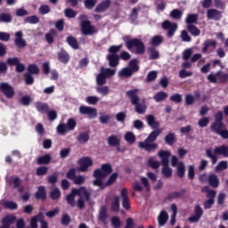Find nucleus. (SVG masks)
Masks as SVG:
<instances>
[{
  "label": "nucleus",
  "mask_w": 228,
  "mask_h": 228,
  "mask_svg": "<svg viewBox=\"0 0 228 228\" xmlns=\"http://www.w3.org/2000/svg\"><path fill=\"white\" fill-rule=\"evenodd\" d=\"M138 89H133L126 92V95H127L131 101L133 106H134L135 113L139 115H143L145 111H147V104H145V101L140 103V96H138Z\"/></svg>",
  "instance_id": "1"
},
{
  "label": "nucleus",
  "mask_w": 228,
  "mask_h": 228,
  "mask_svg": "<svg viewBox=\"0 0 228 228\" xmlns=\"http://www.w3.org/2000/svg\"><path fill=\"white\" fill-rule=\"evenodd\" d=\"M161 133H163V130L159 128H157L156 130L152 131L148 135L144 142H139L138 147L140 149H144V151H147V152L156 151V149H158V144L153 143V142L158 139V135L161 134Z\"/></svg>",
  "instance_id": "2"
},
{
  "label": "nucleus",
  "mask_w": 228,
  "mask_h": 228,
  "mask_svg": "<svg viewBox=\"0 0 228 228\" xmlns=\"http://www.w3.org/2000/svg\"><path fill=\"white\" fill-rule=\"evenodd\" d=\"M206 156L211 159L213 165H216V162L218 161V156L228 158V146H217L214 149V151L213 148H208L206 150Z\"/></svg>",
  "instance_id": "3"
},
{
  "label": "nucleus",
  "mask_w": 228,
  "mask_h": 228,
  "mask_svg": "<svg viewBox=\"0 0 228 228\" xmlns=\"http://www.w3.org/2000/svg\"><path fill=\"white\" fill-rule=\"evenodd\" d=\"M126 45L129 51L135 47V54H143L145 53V45L140 39H129L126 40Z\"/></svg>",
  "instance_id": "4"
},
{
  "label": "nucleus",
  "mask_w": 228,
  "mask_h": 228,
  "mask_svg": "<svg viewBox=\"0 0 228 228\" xmlns=\"http://www.w3.org/2000/svg\"><path fill=\"white\" fill-rule=\"evenodd\" d=\"M172 167H177V175L180 178L184 177V173L186 172V166L183 162H179V159L175 156H172L171 159Z\"/></svg>",
  "instance_id": "5"
},
{
  "label": "nucleus",
  "mask_w": 228,
  "mask_h": 228,
  "mask_svg": "<svg viewBox=\"0 0 228 228\" xmlns=\"http://www.w3.org/2000/svg\"><path fill=\"white\" fill-rule=\"evenodd\" d=\"M77 165L79 172H88V168L94 165V160L90 157H83L77 160Z\"/></svg>",
  "instance_id": "6"
},
{
  "label": "nucleus",
  "mask_w": 228,
  "mask_h": 228,
  "mask_svg": "<svg viewBox=\"0 0 228 228\" xmlns=\"http://www.w3.org/2000/svg\"><path fill=\"white\" fill-rule=\"evenodd\" d=\"M0 90L7 99H13L15 96V90L12 85L3 82L0 84Z\"/></svg>",
  "instance_id": "7"
},
{
  "label": "nucleus",
  "mask_w": 228,
  "mask_h": 228,
  "mask_svg": "<svg viewBox=\"0 0 228 228\" xmlns=\"http://www.w3.org/2000/svg\"><path fill=\"white\" fill-rule=\"evenodd\" d=\"M111 172H113V169L111 168V165L103 164L102 165V169L94 170V177H106L107 175H110Z\"/></svg>",
  "instance_id": "8"
},
{
  "label": "nucleus",
  "mask_w": 228,
  "mask_h": 228,
  "mask_svg": "<svg viewBox=\"0 0 228 228\" xmlns=\"http://www.w3.org/2000/svg\"><path fill=\"white\" fill-rule=\"evenodd\" d=\"M162 29H166L167 31V37H174L175 31H177V23H172L170 20H165L161 24Z\"/></svg>",
  "instance_id": "9"
},
{
  "label": "nucleus",
  "mask_w": 228,
  "mask_h": 228,
  "mask_svg": "<svg viewBox=\"0 0 228 228\" xmlns=\"http://www.w3.org/2000/svg\"><path fill=\"white\" fill-rule=\"evenodd\" d=\"M79 113H81V115H88L89 118H95L97 117V109L88 106H80Z\"/></svg>",
  "instance_id": "10"
},
{
  "label": "nucleus",
  "mask_w": 228,
  "mask_h": 228,
  "mask_svg": "<svg viewBox=\"0 0 228 228\" xmlns=\"http://www.w3.org/2000/svg\"><path fill=\"white\" fill-rule=\"evenodd\" d=\"M14 37V45H16L18 49H23V47H26V45H28L26 40L23 38L24 34L22 33V31L15 32Z\"/></svg>",
  "instance_id": "11"
},
{
  "label": "nucleus",
  "mask_w": 228,
  "mask_h": 228,
  "mask_svg": "<svg viewBox=\"0 0 228 228\" xmlns=\"http://www.w3.org/2000/svg\"><path fill=\"white\" fill-rule=\"evenodd\" d=\"M80 26L83 35H94L95 33V27L92 26L90 20L81 22Z\"/></svg>",
  "instance_id": "12"
},
{
  "label": "nucleus",
  "mask_w": 228,
  "mask_h": 228,
  "mask_svg": "<svg viewBox=\"0 0 228 228\" xmlns=\"http://www.w3.org/2000/svg\"><path fill=\"white\" fill-rule=\"evenodd\" d=\"M207 19L210 20H220L222 12L216 9H208L207 11Z\"/></svg>",
  "instance_id": "13"
},
{
  "label": "nucleus",
  "mask_w": 228,
  "mask_h": 228,
  "mask_svg": "<svg viewBox=\"0 0 228 228\" xmlns=\"http://www.w3.org/2000/svg\"><path fill=\"white\" fill-rule=\"evenodd\" d=\"M122 199V206L125 209H131V205H129V196L127 195V189L123 188L120 192Z\"/></svg>",
  "instance_id": "14"
},
{
  "label": "nucleus",
  "mask_w": 228,
  "mask_h": 228,
  "mask_svg": "<svg viewBox=\"0 0 228 228\" xmlns=\"http://www.w3.org/2000/svg\"><path fill=\"white\" fill-rule=\"evenodd\" d=\"M110 6H111V0H104L95 7L94 12H96V13H102L106 12Z\"/></svg>",
  "instance_id": "15"
},
{
  "label": "nucleus",
  "mask_w": 228,
  "mask_h": 228,
  "mask_svg": "<svg viewBox=\"0 0 228 228\" xmlns=\"http://www.w3.org/2000/svg\"><path fill=\"white\" fill-rule=\"evenodd\" d=\"M15 220H17V217H15V216L13 215L6 216L5 217L3 218L2 220L3 224L0 226V228H10L12 224H13Z\"/></svg>",
  "instance_id": "16"
},
{
  "label": "nucleus",
  "mask_w": 228,
  "mask_h": 228,
  "mask_svg": "<svg viewBox=\"0 0 228 228\" xmlns=\"http://www.w3.org/2000/svg\"><path fill=\"white\" fill-rule=\"evenodd\" d=\"M110 67H118L120 57L117 53H109L107 55Z\"/></svg>",
  "instance_id": "17"
},
{
  "label": "nucleus",
  "mask_w": 228,
  "mask_h": 228,
  "mask_svg": "<svg viewBox=\"0 0 228 228\" xmlns=\"http://www.w3.org/2000/svg\"><path fill=\"white\" fill-rule=\"evenodd\" d=\"M73 193H76L82 199L85 197L87 202H90V193L86 191V187H80L79 190L73 189Z\"/></svg>",
  "instance_id": "18"
},
{
  "label": "nucleus",
  "mask_w": 228,
  "mask_h": 228,
  "mask_svg": "<svg viewBox=\"0 0 228 228\" xmlns=\"http://www.w3.org/2000/svg\"><path fill=\"white\" fill-rule=\"evenodd\" d=\"M146 122L151 129H158L159 127V121H156V117L152 114L146 116Z\"/></svg>",
  "instance_id": "19"
},
{
  "label": "nucleus",
  "mask_w": 228,
  "mask_h": 228,
  "mask_svg": "<svg viewBox=\"0 0 228 228\" xmlns=\"http://www.w3.org/2000/svg\"><path fill=\"white\" fill-rule=\"evenodd\" d=\"M158 156L160 158L161 164L163 166L168 165V159L171 156L170 151H159Z\"/></svg>",
  "instance_id": "20"
},
{
  "label": "nucleus",
  "mask_w": 228,
  "mask_h": 228,
  "mask_svg": "<svg viewBox=\"0 0 228 228\" xmlns=\"http://www.w3.org/2000/svg\"><path fill=\"white\" fill-rule=\"evenodd\" d=\"M225 128V125L224 122H216L215 121L211 126L210 129L213 131V133H216V134H218Z\"/></svg>",
  "instance_id": "21"
},
{
  "label": "nucleus",
  "mask_w": 228,
  "mask_h": 228,
  "mask_svg": "<svg viewBox=\"0 0 228 228\" xmlns=\"http://www.w3.org/2000/svg\"><path fill=\"white\" fill-rule=\"evenodd\" d=\"M158 222H159V225L160 227H163V225H165V224L168 222V213H167V211L165 210H162L158 216Z\"/></svg>",
  "instance_id": "22"
},
{
  "label": "nucleus",
  "mask_w": 228,
  "mask_h": 228,
  "mask_svg": "<svg viewBox=\"0 0 228 228\" xmlns=\"http://www.w3.org/2000/svg\"><path fill=\"white\" fill-rule=\"evenodd\" d=\"M119 210H120V197L114 196L111 201V211H114L115 213H118Z\"/></svg>",
  "instance_id": "23"
},
{
  "label": "nucleus",
  "mask_w": 228,
  "mask_h": 228,
  "mask_svg": "<svg viewBox=\"0 0 228 228\" xmlns=\"http://www.w3.org/2000/svg\"><path fill=\"white\" fill-rule=\"evenodd\" d=\"M107 142L110 147H118L120 145V139L117 135H110L108 137Z\"/></svg>",
  "instance_id": "24"
},
{
  "label": "nucleus",
  "mask_w": 228,
  "mask_h": 228,
  "mask_svg": "<svg viewBox=\"0 0 228 228\" xmlns=\"http://www.w3.org/2000/svg\"><path fill=\"white\" fill-rule=\"evenodd\" d=\"M213 47V49H216V41L215 39H208L205 41L204 47L202 49V53H208V50Z\"/></svg>",
  "instance_id": "25"
},
{
  "label": "nucleus",
  "mask_w": 228,
  "mask_h": 228,
  "mask_svg": "<svg viewBox=\"0 0 228 228\" xmlns=\"http://www.w3.org/2000/svg\"><path fill=\"white\" fill-rule=\"evenodd\" d=\"M35 107L37 108V111H39V113H47V111H49V105H47V103L37 102L35 103Z\"/></svg>",
  "instance_id": "26"
},
{
  "label": "nucleus",
  "mask_w": 228,
  "mask_h": 228,
  "mask_svg": "<svg viewBox=\"0 0 228 228\" xmlns=\"http://www.w3.org/2000/svg\"><path fill=\"white\" fill-rule=\"evenodd\" d=\"M208 183L212 186V188H218L220 185L218 176H216V175H210L208 176Z\"/></svg>",
  "instance_id": "27"
},
{
  "label": "nucleus",
  "mask_w": 228,
  "mask_h": 228,
  "mask_svg": "<svg viewBox=\"0 0 228 228\" xmlns=\"http://www.w3.org/2000/svg\"><path fill=\"white\" fill-rule=\"evenodd\" d=\"M133 73L132 70L128 68H123L121 70L118 71V76L119 77H126V78H129L133 76Z\"/></svg>",
  "instance_id": "28"
},
{
  "label": "nucleus",
  "mask_w": 228,
  "mask_h": 228,
  "mask_svg": "<svg viewBox=\"0 0 228 228\" xmlns=\"http://www.w3.org/2000/svg\"><path fill=\"white\" fill-rule=\"evenodd\" d=\"M37 165H49L51 163V155L45 154L41 156L37 160Z\"/></svg>",
  "instance_id": "29"
},
{
  "label": "nucleus",
  "mask_w": 228,
  "mask_h": 228,
  "mask_svg": "<svg viewBox=\"0 0 228 228\" xmlns=\"http://www.w3.org/2000/svg\"><path fill=\"white\" fill-rule=\"evenodd\" d=\"M134 74V72H138L140 70V67L138 66V60L133 59L129 61L127 67Z\"/></svg>",
  "instance_id": "30"
},
{
  "label": "nucleus",
  "mask_w": 228,
  "mask_h": 228,
  "mask_svg": "<svg viewBox=\"0 0 228 228\" xmlns=\"http://www.w3.org/2000/svg\"><path fill=\"white\" fill-rule=\"evenodd\" d=\"M47 197V193L45 192V187L40 186L36 192V199H41L42 200H45Z\"/></svg>",
  "instance_id": "31"
},
{
  "label": "nucleus",
  "mask_w": 228,
  "mask_h": 228,
  "mask_svg": "<svg viewBox=\"0 0 228 228\" xmlns=\"http://www.w3.org/2000/svg\"><path fill=\"white\" fill-rule=\"evenodd\" d=\"M99 122L100 124H108L110 120H111V116L106 112H100L99 113Z\"/></svg>",
  "instance_id": "32"
},
{
  "label": "nucleus",
  "mask_w": 228,
  "mask_h": 228,
  "mask_svg": "<svg viewBox=\"0 0 228 228\" xmlns=\"http://www.w3.org/2000/svg\"><path fill=\"white\" fill-rule=\"evenodd\" d=\"M167 97H168V94H167L166 92L160 91L154 95L153 99L156 101V102H161L165 101V99H167Z\"/></svg>",
  "instance_id": "33"
},
{
  "label": "nucleus",
  "mask_w": 228,
  "mask_h": 228,
  "mask_svg": "<svg viewBox=\"0 0 228 228\" xmlns=\"http://www.w3.org/2000/svg\"><path fill=\"white\" fill-rule=\"evenodd\" d=\"M215 197L216 196L207 197L208 200L203 202L204 209H211L213 204H215Z\"/></svg>",
  "instance_id": "34"
},
{
  "label": "nucleus",
  "mask_w": 228,
  "mask_h": 228,
  "mask_svg": "<svg viewBox=\"0 0 228 228\" xmlns=\"http://www.w3.org/2000/svg\"><path fill=\"white\" fill-rule=\"evenodd\" d=\"M59 61H61V63H69V60H70V57L69 56V53L65 51H61L58 53Z\"/></svg>",
  "instance_id": "35"
},
{
  "label": "nucleus",
  "mask_w": 228,
  "mask_h": 228,
  "mask_svg": "<svg viewBox=\"0 0 228 228\" xmlns=\"http://www.w3.org/2000/svg\"><path fill=\"white\" fill-rule=\"evenodd\" d=\"M106 77H111L112 76H114L115 74H117V69H104V68H101V71Z\"/></svg>",
  "instance_id": "36"
},
{
  "label": "nucleus",
  "mask_w": 228,
  "mask_h": 228,
  "mask_svg": "<svg viewBox=\"0 0 228 228\" xmlns=\"http://www.w3.org/2000/svg\"><path fill=\"white\" fill-rule=\"evenodd\" d=\"M77 140L78 143H86V142L90 140V135L88 134V133L84 132L78 134Z\"/></svg>",
  "instance_id": "37"
},
{
  "label": "nucleus",
  "mask_w": 228,
  "mask_h": 228,
  "mask_svg": "<svg viewBox=\"0 0 228 228\" xmlns=\"http://www.w3.org/2000/svg\"><path fill=\"white\" fill-rule=\"evenodd\" d=\"M61 196V193L60 192V189L53 187L52 188V191L50 192V197L52 200H58L60 197Z\"/></svg>",
  "instance_id": "38"
},
{
  "label": "nucleus",
  "mask_w": 228,
  "mask_h": 228,
  "mask_svg": "<svg viewBox=\"0 0 228 228\" xmlns=\"http://www.w3.org/2000/svg\"><path fill=\"white\" fill-rule=\"evenodd\" d=\"M165 142L167 145H174L175 143V134L168 133L165 137Z\"/></svg>",
  "instance_id": "39"
},
{
  "label": "nucleus",
  "mask_w": 228,
  "mask_h": 228,
  "mask_svg": "<svg viewBox=\"0 0 228 228\" xmlns=\"http://www.w3.org/2000/svg\"><path fill=\"white\" fill-rule=\"evenodd\" d=\"M125 140L127 142V143H130V145H133L136 142V136H134V134L133 132H128L125 134Z\"/></svg>",
  "instance_id": "40"
},
{
  "label": "nucleus",
  "mask_w": 228,
  "mask_h": 228,
  "mask_svg": "<svg viewBox=\"0 0 228 228\" xmlns=\"http://www.w3.org/2000/svg\"><path fill=\"white\" fill-rule=\"evenodd\" d=\"M54 37H56V30L51 29L49 33L45 34V40L48 44L54 42Z\"/></svg>",
  "instance_id": "41"
},
{
  "label": "nucleus",
  "mask_w": 228,
  "mask_h": 228,
  "mask_svg": "<svg viewBox=\"0 0 228 228\" xmlns=\"http://www.w3.org/2000/svg\"><path fill=\"white\" fill-rule=\"evenodd\" d=\"M3 206L4 208H5V209H12V210H15L17 209V208H19V206L15 201H4Z\"/></svg>",
  "instance_id": "42"
},
{
  "label": "nucleus",
  "mask_w": 228,
  "mask_h": 228,
  "mask_svg": "<svg viewBox=\"0 0 228 228\" xmlns=\"http://www.w3.org/2000/svg\"><path fill=\"white\" fill-rule=\"evenodd\" d=\"M187 29L193 37H199V35H200V29L194 25H189Z\"/></svg>",
  "instance_id": "43"
},
{
  "label": "nucleus",
  "mask_w": 228,
  "mask_h": 228,
  "mask_svg": "<svg viewBox=\"0 0 228 228\" xmlns=\"http://www.w3.org/2000/svg\"><path fill=\"white\" fill-rule=\"evenodd\" d=\"M228 163L225 160L220 161L215 167L216 172H222V170H227Z\"/></svg>",
  "instance_id": "44"
},
{
  "label": "nucleus",
  "mask_w": 228,
  "mask_h": 228,
  "mask_svg": "<svg viewBox=\"0 0 228 228\" xmlns=\"http://www.w3.org/2000/svg\"><path fill=\"white\" fill-rule=\"evenodd\" d=\"M158 78V71L153 70L148 73L146 77L147 83H152V81H156Z\"/></svg>",
  "instance_id": "45"
},
{
  "label": "nucleus",
  "mask_w": 228,
  "mask_h": 228,
  "mask_svg": "<svg viewBox=\"0 0 228 228\" xmlns=\"http://www.w3.org/2000/svg\"><path fill=\"white\" fill-rule=\"evenodd\" d=\"M199 20V15L189 14L185 20L186 24H195Z\"/></svg>",
  "instance_id": "46"
},
{
  "label": "nucleus",
  "mask_w": 228,
  "mask_h": 228,
  "mask_svg": "<svg viewBox=\"0 0 228 228\" xmlns=\"http://www.w3.org/2000/svg\"><path fill=\"white\" fill-rule=\"evenodd\" d=\"M170 17L176 20H179L183 17V11L175 9L170 12Z\"/></svg>",
  "instance_id": "47"
},
{
  "label": "nucleus",
  "mask_w": 228,
  "mask_h": 228,
  "mask_svg": "<svg viewBox=\"0 0 228 228\" xmlns=\"http://www.w3.org/2000/svg\"><path fill=\"white\" fill-rule=\"evenodd\" d=\"M64 15L68 19H74L77 15V12H76L73 9L71 8H67L64 10Z\"/></svg>",
  "instance_id": "48"
},
{
  "label": "nucleus",
  "mask_w": 228,
  "mask_h": 228,
  "mask_svg": "<svg viewBox=\"0 0 228 228\" xmlns=\"http://www.w3.org/2000/svg\"><path fill=\"white\" fill-rule=\"evenodd\" d=\"M108 218V208L106 207H102L99 214V220L104 222Z\"/></svg>",
  "instance_id": "49"
},
{
  "label": "nucleus",
  "mask_w": 228,
  "mask_h": 228,
  "mask_svg": "<svg viewBox=\"0 0 228 228\" xmlns=\"http://www.w3.org/2000/svg\"><path fill=\"white\" fill-rule=\"evenodd\" d=\"M96 83L99 86H102V85H106V77L100 71V74L96 77Z\"/></svg>",
  "instance_id": "50"
},
{
  "label": "nucleus",
  "mask_w": 228,
  "mask_h": 228,
  "mask_svg": "<svg viewBox=\"0 0 228 228\" xmlns=\"http://www.w3.org/2000/svg\"><path fill=\"white\" fill-rule=\"evenodd\" d=\"M67 42L70 47L73 49H79V45H77V40L74 38V37H68Z\"/></svg>",
  "instance_id": "51"
},
{
  "label": "nucleus",
  "mask_w": 228,
  "mask_h": 228,
  "mask_svg": "<svg viewBox=\"0 0 228 228\" xmlns=\"http://www.w3.org/2000/svg\"><path fill=\"white\" fill-rule=\"evenodd\" d=\"M76 195H77V193H74V189L71 190V193H69L68 196H67V200H68V203L70 204V206L72 208H74V206H76V201L74 200Z\"/></svg>",
  "instance_id": "52"
},
{
  "label": "nucleus",
  "mask_w": 228,
  "mask_h": 228,
  "mask_svg": "<svg viewBox=\"0 0 228 228\" xmlns=\"http://www.w3.org/2000/svg\"><path fill=\"white\" fill-rule=\"evenodd\" d=\"M184 193V191H173L168 194L167 199L168 200H173V199H181L183 197V194Z\"/></svg>",
  "instance_id": "53"
},
{
  "label": "nucleus",
  "mask_w": 228,
  "mask_h": 228,
  "mask_svg": "<svg viewBox=\"0 0 228 228\" xmlns=\"http://www.w3.org/2000/svg\"><path fill=\"white\" fill-rule=\"evenodd\" d=\"M201 191L207 193V197H216V191L209 190V186L203 187Z\"/></svg>",
  "instance_id": "54"
},
{
  "label": "nucleus",
  "mask_w": 228,
  "mask_h": 228,
  "mask_svg": "<svg viewBox=\"0 0 228 228\" xmlns=\"http://www.w3.org/2000/svg\"><path fill=\"white\" fill-rule=\"evenodd\" d=\"M28 74L30 75L31 74L37 75V74H39L40 69H38V66L36 64H30L28 67Z\"/></svg>",
  "instance_id": "55"
},
{
  "label": "nucleus",
  "mask_w": 228,
  "mask_h": 228,
  "mask_svg": "<svg viewBox=\"0 0 228 228\" xmlns=\"http://www.w3.org/2000/svg\"><path fill=\"white\" fill-rule=\"evenodd\" d=\"M24 21L28 24H38V22H40V19H38L37 15H32L25 18Z\"/></svg>",
  "instance_id": "56"
},
{
  "label": "nucleus",
  "mask_w": 228,
  "mask_h": 228,
  "mask_svg": "<svg viewBox=\"0 0 228 228\" xmlns=\"http://www.w3.org/2000/svg\"><path fill=\"white\" fill-rule=\"evenodd\" d=\"M84 4L87 10H94L95 4H97V0H85Z\"/></svg>",
  "instance_id": "57"
},
{
  "label": "nucleus",
  "mask_w": 228,
  "mask_h": 228,
  "mask_svg": "<svg viewBox=\"0 0 228 228\" xmlns=\"http://www.w3.org/2000/svg\"><path fill=\"white\" fill-rule=\"evenodd\" d=\"M38 222H40V214L31 218L30 227L28 228H38Z\"/></svg>",
  "instance_id": "58"
},
{
  "label": "nucleus",
  "mask_w": 228,
  "mask_h": 228,
  "mask_svg": "<svg viewBox=\"0 0 228 228\" xmlns=\"http://www.w3.org/2000/svg\"><path fill=\"white\" fill-rule=\"evenodd\" d=\"M111 225L114 228H120L122 227V222L120 221V218H118V216H114L111 218Z\"/></svg>",
  "instance_id": "59"
},
{
  "label": "nucleus",
  "mask_w": 228,
  "mask_h": 228,
  "mask_svg": "<svg viewBox=\"0 0 228 228\" xmlns=\"http://www.w3.org/2000/svg\"><path fill=\"white\" fill-rule=\"evenodd\" d=\"M161 172L164 177H172V169L170 168V167H168V165L163 166Z\"/></svg>",
  "instance_id": "60"
},
{
  "label": "nucleus",
  "mask_w": 228,
  "mask_h": 228,
  "mask_svg": "<svg viewBox=\"0 0 228 228\" xmlns=\"http://www.w3.org/2000/svg\"><path fill=\"white\" fill-rule=\"evenodd\" d=\"M193 54V49L192 48H188L183 51V60L185 61H188L189 58H191V55Z\"/></svg>",
  "instance_id": "61"
},
{
  "label": "nucleus",
  "mask_w": 228,
  "mask_h": 228,
  "mask_svg": "<svg viewBox=\"0 0 228 228\" xmlns=\"http://www.w3.org/2000/svg\"><path fill=\"white\" fill-rule=\"evenodd\" d=\"M12 20V14L10 13H1L0 14V22L8 23Z\"/></svg>",
  "instance_id": "62"
},
{
  "label": "nucleus",
  "mask_w": 228,
  "mask_h": 228,
  "mask_svg": "<svg viewBox=\"0 0 228 228\" xmlns=\"http://www.w3.org/2000/svg\"><path fill=\"white\" fill-rule=\"evenodd\" d=\"M163 43V37L161 36H155L151 38L152 45H159Z\"/></svg>",
  "instance_id": "63"
},
{
  "label": "nucleus",
  "mask_w": 228,
  "mask_h": 228,
  "mask_svg": "<svg viewBox=\"0 0 228 228\" xmlns=\"http://www.w3.org/2000/svg\"><path fill=\"white\" fill-rule=\"evenodd\" d=\"M69 131V127L65 124H61L57 126V132L59 134H65Z\"/></svg>",
  "instance_id": "64"
}]
</instances>
